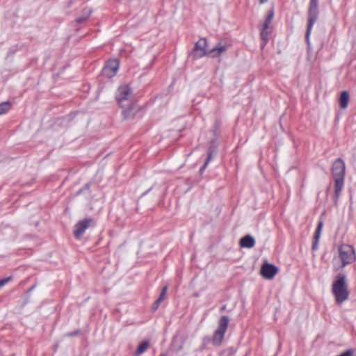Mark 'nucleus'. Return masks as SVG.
Here are the masks:
<instances>
[{
  "label": "nucleus",
  "instance_id": "obj_4",
  "mask_svg": "<svg viewBox=\"0 0 356 356\" xmlns=\"http://www.w3.org/2000/svg\"><path fill=\"white\" fill-rule=\"evenodd\" d=\"M229 321V319L228 316H221L219 321L218 327L217 330L215 331L213 336L212 343L213 346H219L221 344L224 339L225 334L227 331Z\"/></svg>",
  "mask_w": 356,
  "mask_h": 356
},
{
  "label": "nucleus",
  "instance_id": "obj_15",
  "mask_svg": "<svg viewBox=\"0 0 356 356\" xmlns=\"http://www.w3.org/2000/svg\"><path fill=\"white\" fill-rule=\"evenodd\" d=\"M92 13V10L90 8H85L82 10L81 16L76 17V22L78 24H81L83 22H85L87 19L89 18L90 14Z\"/></svg>",
  "mask_w": 356,
  "mask_h": 356
},
{
  "label": "nucleus",
  "instance_id": "obj_12",
  "mask_svg": "<svg viewBox=\"0 0 356 356\" xmlns=\"http://www.w3.org/2000/svg\"><path fill=\"white\" fill-rule=\"evenodd\" d=\"M323 226V222L319 221L318 223V226L316 229V231L314 232V234L312 248V250L314 251L318 250V242H319V239L321 237V234L322 232Z\"/></svg>",
  "mask_w": 356,
  "mask_h": 356
},
{
  "label": "nucleus",
  "instance_id": "obj_3",
  "mask_svg": "<svg viewBox=\"0 0 356 356\" xmlns=\"http://www.w3.org/2000/svg\"><path fill=\"white\" fill-rule=\"evenodd\" d=\"M318 0H310L308 9V23L305 33V39L308 45L310 44L309 37L313 26L318 19Z\"/></svg>",
  "mask_w": 356,
  "mask_h": 356
},
{
  "label": "nucleus",
  "instance_id": "obj_18",
  "mask_svg": "<svg viewBox=\"0 0 356 356\" xmlns=\"http://www.w3.org/2000/svg\"><path fill=\"white\" fill-rule=\"evenodd\" d=\"M215 152V149H212L211 147H209V151H208V155L207 158L204 163V165L202 166V168L200 169V172L202 173L205 168H207V165L210 162V161L213 158V154Z\"/></svg>",
  "mask_w": 356,
  "mask_h": 356
},
{
  "label": "nucleus",
  "instance_id": "obj_29",
  "mask_svg": "<svg viewBox=\"0 0 356 356\" xmlns=\"http://www.w3.org/2000/svg\"><path fill=\"white\" fill-rule=\"evenodd\" d=\"M34 288H35V286H33L32 287H31L29 290V292H31V291H33Z\"/></svg>",
  "mask_w": 356,
  "mask_h": 356
},
{
  "label": "nucleus",
  "instance_id": "obj_20",
  "mask_svg": "<svg viewBox=\"0 0 356 356\" xmlns=\"http://www.w3.org/2000/svg\"><path fill=\"white\" fill-rule=\"evenodd\" d=\"M12 104L6 101L0 104V115L4 114L11 108Z\"/></svg>",
  "mask_w": 356,
  "mask_h": 356
},
{
  "label": "nucleus",
  "instance_id": "obj_6",
  "mask_svg": "<svg viewBox=\"0 0 356 356\" xmlns=\"http://www.w3.org/2000/svg\"><path fill=\"white\" fill-rule=\"evenodd\" d=\"M339 257L342 262V267L353 263L355 259V250L353 246L349 245H342L339 248Z\"/></svg>",
  "mask_w": 356,
  "mask_h": 356
},
{
  "label": "nucleus",
  "instance_id": "obj_16",
  "mask_svg": "<svg viewBox=\"0 0 356 356\" xmlns=\"http://www.w3.org/2000/svg\"><path fill=\"white\" fill-rule=\"evenodd\" d=\"M149 343L148 341H143L138 346L135 353H134V356H139L145 352L149 348Z\"/></svg>",
  "mask_w": 356,
  "mask_h": 356
},
{
  "label": "nucleus",
  "instance_id": "obj_9",
  "mask_svg": "<svg viewBox=\"0 0 356 356\" xmlns=\"http://www.w3.org/2000/svg\"><path fill=\"white\" fill-rule=\"evenodd\" d=\"M119 68V62L116 59L109 60L103 67L102 74L106 78L111 79L113 77Z\"/></svg>",
  "mask_w": 356,
  "mask_h": 356
},
{
  "label": "nucleus",
  "instance_id": "obj_10",
  "mask_svg": "<svg viewBox=\"0 0 356 356\" xmlns=\"http://www.w3.org/2000/svg\"><path fill=\"white\" fill-rule=\"evenodd\" d=\"M278 268L273 264L265 263L261 269V275L267 279L272 280L277 273Z\"/></svg>",
  "mask_w": 356,
  "mask_h": 356
},
{
  "label": "nucleus",
  "instance_id": "obj_11",
  "mask_svg": "<svg viewBox=\"0 0 356 356\" xmlns=\"http://www.w3.org/2000/svg\"><path fill=\"white\" fill-rule=\"evenodd\" d=\"M229 46L227 44H222L221 42H219L213 49L209 51L208 56L211 58L218 57L227 50Z\"/></svg>",
  "mask_w": 356,
  "mask_h": 356
},
{
  "label": "nucleus",
  "instance_id": "obj_24",
  "mask_svg": "<svg viewBox=\"0 0 356 356\" xmlns=\"http://www.w3.org/2000/svg\"><path fill=\"white\" fill-rule=\"evenodd\" d=\"M166 292H167V286H164L160 293V296L158 298V299H161V300L163 301V299L165 298V295H166Z\"/></svg>",
  "mask_w": 356,
  "mask_h": 356
},
{
  "label": "nucleus",
  "instance_id": "obj_1",
  "mask_svg": "<svg viewBox=\"0 0 356 356\" xmlns=\"http://www.w3.org/2000/svg\"><path fill=\"white\" fill-rule=\"evenodd\" d=\"M332 175L334 181V203L337 206L341 192L344 186L346 173L345 162L340 158L336 159L332 165Z\"/></svg>",
  "mask_w": 356,
  "mask_h": 356
},
{
  "label": "nucleus",
  "instance_id": "obj_7",
  "mask_svg": "<svg viewBox=\"0 0 356 356\" xmlns=\"http://www.w3.org/2000/svg\"><path fill=\"white\" fill-rule=\"evenodd\" d=\"M95 225V221L92 218H86L79 221L74 227V237L76 239H80L88 228Z\"/></svg>",
  "mask_w": 356,
  "mask_h": 356
},
{
  "label": "nucleus",
  "instance_id": "obj_23",
  "mask_svg": "<svg viewBox=\"0 0 356 356\" xmlns=\"http://www.w3.org/2000/svg\"><path fill=\"white\" fill-rule=\"evenodd\" d=\"M11 280V277H8L0 280V289L5 286L9 281Z\"/></svg>",
  "mask_w": 356,
  "mask_h": 356
},
{
  "label": "nucleus",
  "instance_id": "obj_27",
  "mask_svg": "<svg viewBox=\"0 0 356 356\" xmlns=\"http://www.w3.org/2000/svg\"><path fill=\"white\" fill-rule=\"evenodd\" d=\"M80 332H81L80 330H76L74 332H69L66 335L67 337H74V336L78 335L79 334H80Z\"/></svg>",
  "mask_w": 356,
  "mask_h": 356
},
{
  "label": "nucleus",
  "instance_id": "obj_22",
  "mask_svg": "<svg viewBox=\"0 0 356 356\" xmlns=\"http://www.w3.org/2000/svg\"><path fill=\"white\" fill-rule=\"evenodd\" d=\"M122 113L125 119H129L134 117V115L131 114V108L123 111Z\"/></svg>",
  "mask_w": 356,
  "mask_h": 356
},
{
  "label": "nucleus",
  "instance_id": "obj_26",
  "mask_svg": "<svg viewBox=\"0 0 356 356\" xmlns=\"http://www.w3.org/2000/svg\"><path fill=\"white\" fill-rule=\"evenodd\" d=\"M161 302H162L161 299H157L153 305V309H156L159 307V306Z\"/></svg>",
  "mask_w": 356,
  "mask_h": 356
},
{
  "label": "nucleus",
  "instance_id": "obj_14",
  "mask_svg": "<svg viewBox=\"0 0 356 356\" xmlns=\"http://www.w3.org/2000/svg\"><path fill=\"white\" fill-rule=\"evenodd\" d=\"M349 103V94L347 91H342L339 98V105L341 108H346Z\"/></svg>",
  "mask_w": 356,
  "mask_h": 356
},
{
  "label": "nucleus",
  "instance_id": "obj_28",
  "mask_svg": "<svg viewBox=\"0 0 356 356\" xmlns=\"http://www.w3.org/2000/svg\"><path fill=\"white\" fill-rule=\"evenodd\" d=\"M267 1H268V0H260V3H264L267 2Z\"/></svg>",
  "mask_w": 356,
  "mask_h": 356
},
{
  "label": "nucleus",
  "instance_id": "obj_21",
  "mask_svg": "<svg viewBox=\"0 0 356 356\" xmlns=\"http://www.w3.org/2000/svg\"><path fill=\"white\" fill-rule=\"evenodd\" d=\"M19 50V48L17 45L13 46L9 49L7 56H13Z\"/></svg>",
  "mask_w": 356,
  "mask_h": 356
},
{
  "label": "nucleus",
  "instance_id": "obj_5",
  "mask_svg": "<svg viewBox=\"0 0 356 356\" xmlns=\"http://www.w3.org/2000/svg\"><path fill=\"white\" fill-rule=\"evenodd\" d=\"M133 92L127 85H123L118 88L115 95V99L121 107H129L130 99Z\"/></svg>",
  "mask_w": 356,
  "mask_h": 356
},
{
  "label": "nucleus",
  "instance_id": "obj_25",
  "mask_svg": "<svg viewBox=\"0 0 356 356\" xmlns=\"http://www.w3.org/2000/svg\"><path fill=\"white\" fill-rule=\"evenodd\" d=\"M90 184L89 183L86 184L84 185V186L81 189L79 190L78 193L80 194V193H83V191L84 190H88L90 188Z\"/></svg>",
  "mask_w": 356,
  "mask_h": 356
},
{
  "label": "nucleus",
  "instance_id": "obj_32",
  "mask_svg": "<svg viewBox=\"0 0 356 356\" xmlns=\"http://www.w3.org/2000/svg\"><path fill=\"white\" fill-rule=\"evenodd\" d=\"M225 309V306H223L222 308H221V311L224 310Z\"/></svg>",
  "mask_w": 356,
  "mask_h": 356
},
{
  "label": "nucleus",
  "instance_id": "obj_19",
  "mask_svg": "<svg viewBox=\"0 0 356 356\" xmlns=\"http://www.w3.org/2000/svg\"><path fill=\"white\" fill-rule=\"evenodd\" d=\"M272 29H264L262 28L261 30V38L264 41L263 46H265L269 40V35L271 33Z\"/></svg>",
  "mask_w": 356,
  "mask_h": 356
},
{
  "label": "nucleus",
  "instance_id": "obj_8",
  "mask_svg": "<svg viewBox=\"0 0 356 356\" xmlns=\"http://www.w3.org/2000/svg\"><path fill=\"white\" fill-rule=\"evenodd\" d=\"M208 43L206 38H200L195 44L193 51V55L195 58H200L208 55Z\"/></svg>",
  "mask_w": 356,
  "mask_h": 356
},
{
  "label": "nucleus",
  "instance_id": "obj_2",
  "mask_svg": "<svg viewBox=\"0 0 356 356\" xmlns=\"http://www.w3.org/2000/svg\"><path fill=\"white\" fill-rule=\"evenodd\" d=\"M332 293L337 304H341L348 300L350 291L346 275L344 273H339L337 275L332 283Z\"/></svg>",
  "mask_w": 356,
  "mask_h": 356
},
{
  "label": "nucleus",
  "instance_id": "obj_17",
  "mask_svg": "<svg viewBox=\"0 0 356 356\" xmlns=\"http://www.w3.org/2000/svg\"><path fill=\"white\" fill-rule=\"evenodd\" d=\"M274 17V11L273 10H270L268 12V14L266 18V20L264 22V24L263 25L262 28H264V29H272V26H270L273 19Z\"/></svg>",
  "mask_w": 356,
  "mask_h": 356
},
{
  "label": "nucleus",
  "instance_id": "obj_13",
  "mask_svg": "<svg viewBox=\"0 0 356 356\" xmlns=\"http://www.w3.org/2000/svg\"><path fill=\"white\" fill-rule=\"evenodd\" d=\"M239 244L242 248H251L254 246L255 241L252 236L246 235L241 238Z\"/></svg>",
  "mask_w": 356,
  "mask_h": 356
},
{
  "label": "nucleus",
  "instance_id": "obj_31",
  "mask_svg": "<svg viewBox=\"0 0 356 356\" xmlns=\"http://www.w3.org/2000/svg\"><path fill=\"white\" fill-rule=\"evenodd\" d=\"M150 190H151V188H150V189H149L147 191L145 192V193H143V195L147 194V193H148V191H150Z\"/></svg>",
  "mask_w": 356,
  "mask_h": 356
},
{
  "label": "nucleus",
  "instance_id": "obj_30",
  "mask_svg": "<svg viewBox=\"0 0 356 356\" xmlns=\"http://www.w3.org/2000/svg\"><path fill=\"white\" fill-rule=\"evenodd\" d=\"M159 356H167V354H165V353H161V354H160V355H159Z\"/></svg>",
  "mask_w": 356,
  "mask_h": 356
}]
</instances>
